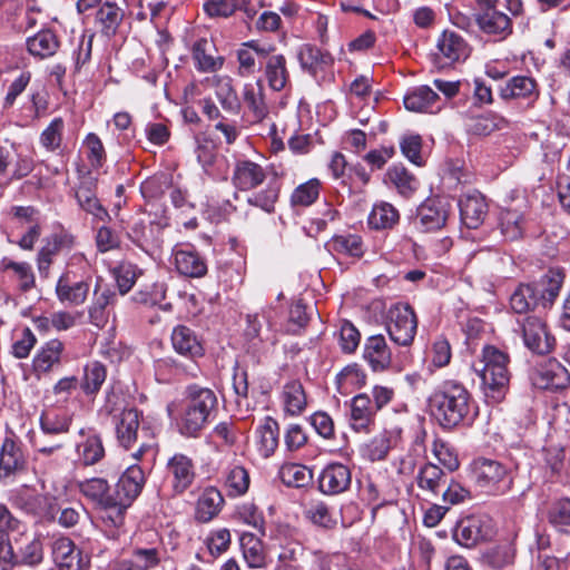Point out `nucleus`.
<instances>
[{
    "label": "nucleus",
    "mask_w": 570,
    "mask_h": 570,
    "mask_svg": "<svg viewBox=\"0 0 570 570\" xmlns=\"http://www.w3.org/2000/svg\"><path fill=\"white\" fill-rule=\"evenodd\" d=\"M471 479L474 484L489 494H504L512 487V474L500 461L479 458L471 464Z\"/></svg>",
    "instance_id": "nucleus-3"
},
{
    "label": "nucleus",
    "mask_w": 570,
    "mask_h": 570,
    "mask_svg": "<svg viewBox=\"0 0 570 570\" xmlns=\"http://www.w3.org/2000/svg\"><path fill=\"white\" fill-rule=\"evenodd\" d=\"M307 309L308 306L302 298L291 305L287 317V334H299L301 331L305 330L311 320V313Z\"/></svg>",
    "instance_id": "nucleus-63"
},
{
    "label": "nucleus",
    "mask_w": 570,
    "mask_h": 570,
    "mask_svg": "<svg viewBox=\"0 0 570 570\" xmlns=\"http://www.w3.org/2000/svg\"><path fill=\"white\" fill-rule=\"evenodd\" d=\"M166 472L175 495L184 494L193 485L197 475L194 460L180 452L168 459Z\"/></svg>",
    "instance_id": "nucleus-14"
},
{
    "label": "nucleus",
    "mask_w": 570,
    "mask_h": 570,
    "mask_svg": "<svg viewBox=\"0 0 570 570\" xmlns=\"http://www.w3.org/2000/svg\"><path fill=\"white\" fill-rule=\"evenodd\" d=\"M80 461L85 465H94L105 456L102 439L98 434L88 435L77 448Z\"/></svg>",
    "instance_id": "nucleus-59"
},
{
    "label": "nucleus",
    "mask_w": 570,
    "mask_h": 570,
    "mask_svg": "<svg viewBox=\"0 0 570 570\" xmlns=\"http://www.w3.org/2000/svg\"><path fill=\"white\" fill-rule=\"evenodd\" d=\"M336 384L344 392L361 390L366 384V374L357 364H351L337 374Z\"/></svg>",
    "instance_id": "nucleus-57"
},
{
    "label": "nucleus",
    "mask_w": 570,
    "mask_h": 570,
    "mask_svg": "<svg viewBox=\"0 0 570 570\" xmlns=\"http://www.w3.org/2000/svg\"><path fill=\"white\" fill-rule=\"evenodd\" d=\"M460 218L470 229L479 228L489 212L485 198L480 193L466 194L459 199Z\"/></svg>",
    "instance_id": "nucleus-24"
},
{
    "label": "nucleus",
    "mask_w": 570,
    "mask_h": 570,
    "mask_svg": "<svg viewBox=\"0 0 570 570\" xmlns=\"http://www.w3.org/2000/svg\"><path fill=\"white\" fill-rule=\"evenodd\" d=\"M216 404V394H190L178 423L179 432L187 438L198 436Z\"/></svg>",
    "instance_id": "nucleus-7"
},
{
    "label": "nucleus",
    "mask_w": 570,
    "mask_h": 570,
    "mask_svg": "<svg viewBox=\"0 0 570 570\" xmlns=\"http://www.w3.org/2000/svg\"><path fill=\"white\" fill-rule=\"evenodd\" d=\"M481 356L483 366L474 371L481 380V387L492 391L507 389L511 379L509 354L494 345H484Z\"/></svg>",
    "instance_id": "nucleus-4"
},
{
    "label": "nucleus",
    "mask_w": 570,
    "mask_h": 570,
    "mask_svg": "<svg viewBox=\"0 0 570 570\" xmlns=\"http://www.w3.org/2000/svg\"><path fill=\"white\" fill-rule=\"evenodd\" d=\"M489 537V530L483 521L475 517L465 518L458 522L453 538L462 547L471 548Z\"/></svg>",
    "instance_id": "nucleus-31"
},
{
    "label": "nucleus",
    "mask_w": 570,
    "mask_h": 570,
    "mask_svg": "<svg viewBox=\"0 0 570 570\" xmlns=\"http://www.w3.org/2000/svg\"><path fill=\"white\" fill-rule=\"evenodd\" d=\"M524 345L532 352L544 355L550 353L556 338L547 331L546 324L537 316H527L522 322Z\"/></svg>",
    "instance_id": "nucleus-16"
},
{
    "label": "nucleus",
    "mask_w": 570,
    "mask_h": 570,
    "mask_svg": "<svg viewBox=\"0 0 570 570\" xmlns=\"http://www.w3.org/2000/svg\"><path fill=\"white\" fill-rule=\"evenodd\" d=\"M112 274L120 294L125 295L134 287L142 271L136 264L122 261L112 269Z\"/></svg>",
    "instance_id": "nucleus-61"
},
{
    "label": "nucleus",
    "mask_w": 570,
    "mask_h": 570,
    "mask_svg": "<svg viewBox=\"0 0 570 570\" xmlns=\"http://www.w3.org/2000/svg\"><path fill=\"white\" fill-rule=\"evenodd\" d=\"M325 246L330 253L356 259H361L366 252V246L362 236L352 233L335 234L325 244Z\"/></svg>",
    "instance_id": "nucleus-32"
},
{
    "label": "nucleus",
    "mask_w": 570,
    "mask_h": 570,
    "mask_svg": "<svg viewBox=\"0 0 570 570\" xmlns=\"http://www.w3.org/2000/svg\"><path fill=\"white\" fill-rule=\"evenodd\" d=\"M97 178L92 176L82 177L76 189V199L85 212L105 222L110 217L108 210L101 205L97 197Z\"/></svg>",
    "instance_id": "nucleus-23"
},
{
    "label": "nucleus",
    "mask_w": 570,
    "mask_h": 570,
    "mask_svg": "<svg viewBox=\"0 0 570 570\" xmlns=\"http://www.w3.org/2000/svg\"><path fill=\"white\" fill-rule=\"evenodd\" d=\"M566 273L563 268L551 267L535 283H520L510 296V307L517 314L542 308L550 309L563 286Z\"/></svg>",
    "instance_id": "nucleus-1"
},
{
    "label": "nucleus",
    "mask_w": 570,
    "mask_h": 570,
    "mask_svg": "<svg viewBox=\"0 0 570 570\" xmlns=\"http://www.w3.org/2000/svg\"><path fill=\"white\" fill-rule=\"evenodd\" d=\"M439 100V95L428 86H420L404 96V107L410 111L426 112Z\"/></svg>",
    "instance_id": "nucleus-48"
},
{
    "label": "nucleus",
    "mask_w": 570,
    "mask_h": 570,
    "mask_svg": "<svg viewBox=\"0 0 570 570\" xmlns=\"http://www.w3.org/2000/svg\"><path fill=\"white\" fill-rule=\"evenodd\" d=\"M508 119L497 112L470 117L465 124L466 131L474 136H488L495 130L507 128Z\"/></svg>",
    "instance_id": "nucleus-39"
},
{
    "label": "nucleus",
    "mask_w": 570,
    "mask_h": 570,
    "mask_svg": "<svg viewBox=\"0 0 570 570\" xmlns=\"http://www.w3.org/2000/svg\"><path fill=\"white\" fill-rule=\"evenodd\" d=\"M265 168L249 159H237L233 169L232 183L239 190H252L263 184Z\"/></svg>",
    "instance_id": "nucleus-25"
},
{
    "label": "nucleus",
    "mask_w": 570,
    "mask_h": 570,
    "mask_svg": "<svg viewBox=\"0 0 570 570\" xmlns=\"http://www.w3.org/2000/svg\"><path fill=\"white\" fill-rule=\"evenodd\" d=\"M124 17L122 8L116 2L106 1L96 11L95 26L101 36L112 38L117 35Z\"/></svg>",
    "instance_id": "nucleus-28"
},
{
    "label": "nucleus",
    "mask_w": 570,
    "mask_h": 570,
    "mask_svg": "<svg viewBox=\"0 0 570 570\" xmlns=\"http://www.w3.org/2000/svg\"><path fill=\"white\" fill-rule=\"evenodd\" d=\"M471 53L469 42L458 32L446 29L438 37L433 65L438 69L465 61Z\"/></svg>",
    "instance_id": "nucleus-8"
},
{
    "label": "nucleus",
    "mask_w": 570,
    "mask_h": 570,
    "mask_svg": "<svg viewBox=\"0 0 570 570\" xmlns=\"http://www.w3.org/2000/svg\"><path fill=\"white\" fill-rule=\"evenodd\" d=\"M73 413L65 399L58 404H48L40 415V429L47 435H58L69 432Z\"/></svg>",
    "instance_id": "nucleus-18"
},
{
    "label": "nucleus",
    "mask_w": 570,
    "mask_h": 570,
    "mask_svg": "<svg viewBox=\"0 0 570 570\" xmlns=\"http://www.w3.org/2000/svg\"><path fill=\"white\" fill-rule=\"evenodd\" d=\"M166 293L167 284L164 281H156L155 283L146 285L144 288L136 292L134 301L146 306L159 305L161 309L168 311L171 308V304H161L166 298Z\"/></svg>",
    "instance_id": "nucleus-50"
},
{
    "label": "nucleus",
    "mask_w": 570,
    "mask_h": 570,
    "mask_svg": "<svg viewBox=\"0 0 570 570\" xmlns=\"http://www.w3.org/2000/svg\"><path fill=\"white\" fill-rule=\"evenodd\" d=\"M52 559L59 570H83L88 560L69 538H59L52 546Z\"/></svg>",
    "instance_id": "nucleus-22"
},
{
    "label": "nucleus",
    "mask_w": 570,
    "mask_h": 570,
    "mask_svg": "<svg viewBox=\"0 0 570 570\" xmlns=\"http://www.w3.org/2000/svg\"><path fill=\"white\" fill-rule=\"evenodd\" d=\"M60 46L56 33L49 29L40 30L27 40V48L30 55L45 59L53 56Z\"/></svg>",
    "instance_id": "nucleus-42"
},
{
    "label": "nucleus",
    "mask_w": 570,
    "mask_h": 570,
    "mask_svg": "<svg viewBox=\"0 0 570 570\" xmlns=\"http://www.w3.org/2000/svg\"><path fill=\"white\" fill-rule=\"evenodd\" d=\"M352 473L348 466L342 463L327 464L318 476V489L327 495H337L351 487Z\"/></svg>",
    "instance_id": "nucleus-20"
},
{
    "label": "nucleus",
    "mask_w": 570,
    "mask_h": 570,
    "mask_svg": "<svg viewBox=\"0 0 570 570\" xmlns=\"http://www.w3.org/2000/svg\"><path fill=\"white\" fill-rule=\"evenodd\" d=\"M170 338L171 345L178 354L189 358L204 355V347L190 327L180 324L175 326Z\"/></svg>",
    "instance_id": "nucleus-30"
},
{
    "label": "nucleus",
    "mask_w": 570,
    "mask_h": 570,
    "mask_svg": "<svg viewBox=\"0 0 570 570\" xmlns=\"http://www.w3.org/2000/svg\"><path fill=\"white\" fill-rule=\"evenodd\" d=\"M363 356L375 371L389 367L392 362V353L382 334L366 338Z\"/></svg>",
    "instance_id": "nucleus-35"
},
{
    "label": "nucleus",
    "mask_w": 570,
    "mask_h": 570,
    "mask_svg": "<svg viewBox=\"0 0 570 570\" xmlns=\"http://www.w3.org/2000/svg\"><path fill=\"white\" fill-rule=\"evenodd\" d=\"M402 442V430L397 426L384 430L380 434L375 435L368 442L364 443L361 449L362 458L371 461L384 460L389 452L397 448Z\"/></svg>",
    "instance_id": "nucleus-19"
},
{
    "label": "nucleus",
    "mask_w": 570,
    "mask_h": 570,
    "mask_svg": "<svg viewBox=\"0 0 570 570\" xmlns=\"http://www.w3.org/2000/svg\"><path fill=\"white\" fill-rule=\"evenodd\" d=\"M28 469V456L23 442L12 432H8L0 446V481H8Z\"/></svg>",
    "instance_id": "nucleus-9"
},
{
    "label": "nucleus",
    "mask_w": 570,
    "mask_h": 570,
    "mask_svg": "<svg viewBox=\"0 0 570 570\" xmlns=\"http://www.w3.org/2000/svg\"><path fill=\"white\" fill-rule=\"evenodd\" d=\"M372 400L368 394H355L351 401V424L353 430L361 432L367 429L372 417L383 404L390 401L389 394H374Z\"/></svg>",
    "instance_id": "nucleus-15"
},
{
    "label": "nucleus",
    "mask_w": 570,
    "mask_h": 570,
    "mask_svg": "<svg viewBox=\"0 0 570 570\" xmlns=\"http://www.w3.org/2000/svg\"><path fill=\"white\" fill-rule=\"evenodd\" d=\"M256 445L263 458H269L278 448L279 425L271 416L265 417L263 424L256 429Z\"/></svg>",
    "instance_id": "nucleus-37"
},
{
    "label": "nucleus",
    "mask_w": 570,
    "mask_h": 570,
    "mask_svg": "<svg viewBox=\"0 0 570 570\" xmlns=\"http://www.w3.org/2000/svg\"><path fill=\"white\" fill-rule=\"evenodd\" d=\"M141 412L136 407L125 412V415L116 420V435L119 444L130 449L138 440Z\"/></svg>",
    "instance_id": "nucleus-38"
},
{
    "label": "nucleus",
    "mask_w": 570,
    "mask_h": 570,
    "mask_svg": "<svg viewBox=\"0 0 570 570\" xmlns=\"http://www.w3.org/2000/svg\"><path fill=\"white\" fill-rule=\"evenodd\" d=\"M224 504L222 492L216 487H206L196 501L195 520L199 523L210 522L219 514Z\"/></svg>",
    "instance_id": "nucleus-27"
},
{
    "label": "nucleus",
    "mask_w": 570,
    "mask_h": 570,
    "mask_svg": "<svg viewBox=\"0 0 570 570\" xmlns=\"http://www.w3.org/2000/svg\"><path fill=\"white\" fill-rule=\"evenodd\" d=\"M65 345L55 338L47 342L33 358V367L38 373H46L60 363Z\"/></svg>",
    "instance_id": "nucleus-45"
},
{
    "label": "nucleus",
    "mask_w": 570,
    "mask_h": 570,
    "mask_svg": "<svg viewBox=\"0 0 570 570\" xmlns=\"http://www.w3.org/2000/svg\"><path fill=\"white\" fill-rule=\"evenodd\" d=\"M130 507V504L112 494L97 505L99 520L105 528L116 531L124 527L126 513Z\"/></svg>",
    "instance_id": "nucleus-33"
},
{
    "label": "nucleus",
    "mask_w": 570,
    "mask_h": 570,
    "mask_svg": "<svg viewBox=\"0 0 570 570\" xmlns=\"http://www.w3.org/2000/svg\"><path fill=\"white\" fill-rule=\"evenodd\" d=\"M429 404L432 414L446 428L458 425L464 419L473 420L479 413L470 394H432Z\"/></svg>",
    "instance_id": "nucleus-2"
},
{
    "label": "nucleus",
    "mask_w": 570,
    "mask_h": 570,
    "mask_svg": "<svg viewBox=\"0 0 570 570\" xmlns=\"http://www.w3.org/2000/svg\"><path fill=\"white\" fill-rule=\"evenodd\" d=\"M215 94L223 109L230 114H238L242 104L237 94L232 85L229 77H219L215 81Z\"/></svg>",
    "instance_id": "nucleus-51"
},
{
    "label": "nucleus",
    "mask_w": 570,
    "mask_h": 570,
    "mask_svg": "<svg viewBox=\"0 0 570 570\" xmlns=\"http://www.w3.org/2000/svg\"><path fill=\"white\" fill-rule=\"evenodd\" d=\"M417 324V315L409 303H397L387 311L386 330L396 345L410 346L416 335Z\"/></svg>",
    "instance_id": "nucleus-6"
},
{
    "label": "nucleus",
    "mask_w": 570,
    "mask_h": 570,
    "mask_svg": "<svg viewBox=\"0 0 570 570\" xmlns=\"http://www.w3.org/2000/svg\"><path fill=\"white\" fill-rule=\"evenodd\" d=\"M146 482L147 476L144 469L138 463H134L120 474L112 494L132 505L141 494Z\"/></svg>",
    "instance_id": "nucleus-17"
},
{
    "label": "nucleus",
    "mask_w": 570,
    "mask_h": 570,
    "mask_svg": "<svg viewBox=\"0 0 570 570\" xmlns=\"http://www.w3.org/2000/svg\"><path fill=\"white\" fill-rule=\"evenodd\" d=\"M265 58V79L271 89L281 91L285 88V57L271 53Z\"/></svg>",
    "instance_id": "nucleus-53"
},
{
    "label": "nucleus",
    "mask_w": 570,
    "mask_h": 570,
    "mask_svg": "<svg viewBox=\"0 0 570 570\" xmlns=\"http://www.w3.org/2000/svg\"><path fill=\"white\" fill-rule=\"evenodd\" d=\"M525 218L517 209H502L499 217L501 234L509 240L520 239L525 230Z\"/></svg>",
    "instance_id": "nucleus-44"
},
{
    "label": "nucleus",
    "mask_w": 570,
    "mask_h": 570,
    "mask_svg": "<svg viewBox=\"0 0 570 570\" xmlns=\"http://www.w3.org/2000/svg\"><path fill=\"white\" fill-rule=\"evenodd\" d=\"M297 58L302 68L312 75H316L318 69H324L333 63L330 53H324L320 48L312 45H303L297 52Z\"/></svg>",
    "instance_id": "nucleus-47"
},
{
    "label": "nucleus",
    "mask_w": 570,
    "mask_h": 570,
    "mask_svg": "<svg viewBox=\"0 0 570 570\" xmlns=\"http://www.w3.org/2000/svg\"><path fill=\"white\" fill-rule=\"evenodd\" d=\"M22 509L30 514L43 517V518H55V514L58 510V504L56 499L48 495L35 494L29 495L24 499Z\"/></svg>",
    "instance_id": "nucleus-58"
},
{
    "label": "nucleus",
    "mask_w": 570,
    "mask_h": 570,
    "mask_svg": "<svg viewBox=\"0 0 570 570\" xmlns=\"http://www.w3.org/2000/svg\"><path fill=\"white\" fill-rule=\"evenodd\" d=\"M416 482L421 490L438 495L440 489L445 484V473L438 465L426 463L420 469Z\"/></svg>",
    "instance_id": "nucleus-49"
},
{
    "label": "nucleus",
    "mask_w": 570,
    "mask_h": 570,
    "mask_svg": "<svg viewBox=\"0 0 570 570\" xmlns=\"http://www.w3.org/2000/svg\"><path fill=\"white\" fill-rule=\"evenodd\" d=\"M106 379V366L99 361H90L83 367L81 386L86 392H98Z\"/></svg>",
    "instance_id": "nucleus-62"
},
{
    "label": "nucleus",
    "mask_w": 570,
    "mask_h": 570,
    "mask_svg": "<svg viewBox=\"0 0 570 570\" xmlns=\"http://www.w3.org/2000/svg\"><path fill=\"white\" fill-rule=\"evenodd\" d=\"M499 0H475L474 21L481 33L493 41H503L513 33L512 19L498 9Z\"/></svg>",
    "instance_id": "nucleus-5"
},
{
    "label": "nucleus",
    "mask_w": 570,
    "mask_h": 570,
    "mask_svg": "<svg viewBox=\"0 0 570 570\" xmlns=\"http://www.w3.org/2000/svg\"><path fill=\"white\" fill-rule=\"evenodd\" d=\"M240 547L244 559L249 568H262L265 564V554L262 541L253 533H243Z\"/></svg>",
    "instance_id": "nucleus-56"
},
{
    "label": "nucleus",
    "mask_w": 570,
    "mask_h": 570,
    "mask_svg": "<svg viewBox=\"0 0 570 570\" xmlns=\"http://www.w3.org/2000/svg\"><path fill=\"white\" fill-rule=\"evenodd\" d=\"M116 299V293L108 285L104 284L102 278H98L94 288L92 303L88 309L90 323L97 327H104L108 321L107 307L112 305Z\"/></svg>",
    "instance_id": "nucleus-26"
},
{
    "label": "nucleus",
    "mask_w": 570,
    "mask_h": 570,
    "mask_svg": "<svg viewBox=\"0 0 570 570\" xmlns=\"http://www.w3.org/2000/svg\"><path fill=\"white\" fill-rule=\"evenodd\" d=\"M322 183L318 178H311L298 185L291 194L292 207H308L314 204L321 193Z\"/></svg>",
    "instance_id": "nucleus-54"
},
{
    "label": "nucleus",
    "mask_w": 570,
    "mask_h": 570,
    "mask_svg": "<svg viewBox=\"0 0 570 570\" xmlns=\"http://www.w3.org/2000/svg\"><path fill=\"white\" fill-rule=\"evenodd\" d=\"M341 219L340 212L330 203H325L323 209L316 216L311 218L308 225V234L316 237L328 228L331 223Z\"/></svg>",
    "instance_id": "nucleus-64"
},
{
    "label": "nucleus",
    "mask_w": 570,
    "mask_h": 570,
    "mask_svg": "<svg viewBox=\"0 0 570 570\" xmlns=\"http://www.w3.org/2000/svg\"><path fill=\"white\" fill-rule=\"evenodd\" d=\"M43 246L37 254V268L41 277L48 278L53 258L65 249L75 246L76 237L66 229H60L45 238Z\"/></svg>",
    "instance_id": "nucleus-13"
},
{
    "label": "nucleus",
    "mask_w": 570,
    "mask_h": 570,
    "mask_svg": "<svg viewBox=\"0 0 570 570\" xmlns=\"http://www.w3.org/2000/svg\"><path fill=\"white\" fill-rule=\"evenodd\" d=\"M529 380L538 390H564L570 382L568 370L556 358H550L530 368Z\"/></svg>",
    "instance_id": "nucleus-12"
},
{
    "label": "nucleus",
    "mask_w": 570,
    "mask_h": 570,
    "mask_svg": "<svg viewBox=\"0 0 570 570\" xmlns=\"http://www.w3.org/2000/svg\"><path fill=\"white\" fill-rule=\"evenodd\" d=\"M387 180L403 197H410L419 187L417 178L402 164L391 166L386 171Z\"/></svg>",
    "instance_id": "nucleus-43"
},
{
    "label": "nucleus",
    "mask_w": 570,
    "mask_h": 570,
    "mask_svg": "<svg viewBox=\"0 0 570 570\" xmlns=\"http://www.w3.org/2000/svg\"><path fill=\"white\" fill-rule=\"evenodd\" d=\"M540 85L531 75H515L499 87V96L504 101H517L529 108L540 98Z\"/></svg>",
    "instance_id": "nucleus-10"
},
{
    "label": "nucleus",
    "mask_w": 570,
    "mask_h": 570,
    "mask_svg": "<svg viewBox=\"0 0 570 570\" xmlns=\"http://www.w3.org/2000/svg\"><path fill=\"white\" fill-rule=\"evenodd\" d=\"M173 256L179 274L191 278H199L206 275V261L194 248L175 249Z\"/></svg>",
    "instance_id": "nucleus-29"
},
{
    "label": "nucleus",
    "mask_w": 570,
    "mask_h": 570,
    "mask_svg": "<svg viewBox=\"0 0 570 570\" xmlns=\"http://www.w3.org/2000/svg\"><path fill=\"white\" fill-rule=\"evenodd\" d=\"M547 520L557 531L570 535V499L553 500L547 508Z\"/></svg>",
    "instance_id": "nucleus-46"
},
{
    "label": "nucleus",
    "mask_w": 570,
    "mask_h": 570,
    "mask_svg": "<svg viewBox=\"0 0 570 570\" xmlns=\"http://www.w3.org/2000/svg\"><path fill=\"white\" fill-rule=\"evenodd\" d=\"M160 563L157 548H135L127 558L117 562L115 570H151Z\"/></svg>",
    "instance_id": "nucleus-34"
},
{
    "label": "nucleus",
    "mask_w": 570,
    "mask_h": 570,
    "mask_svg": "<svg viewBox=\"0 0 570 570\" xmlns=\"http://www.w3.org/2000/svg\"><path fill=\"white\" fill-rule=\"evenodd\" d=\"M450 204L442 197L426 198L416 209L414 226L422 233L442 229L449 217Z\"/></svg>",
    "instance_id": "nucleus-11"
},
{
    "label": "nucleus",
    "mask_w": 570,
    "mask_h": 570,
    "mask_svg": "<svg viewBox=\"0 0 570 570\" xmlns=\"http://www.w3.org/2000/svg\"><path fill=\"white\" fill-rule=\"evenodd\" d=\"M400 220L399 210L390 203L380 202L373 205L367 217V225L371 229H392Z\"/></svg>",
    "instance_id": "nucleus-41"
},
{
    "label": "nucleus",
    "mask_w": 570,
    "mask_h": 570,
    "mask_svg": "<svg viewBox=\"0 0 570 570\" xmlns=\"http://www.w3.org/2000/svg\"><path fill=\"white\" fill-rule=\"evenodd\" d=\"M56 296L61 304L80 306L85 304L90 292V281L71 282L70 272L60 275L56 284Z\"/></svg>",
    "instance_id": "nucleus-21"
},
{
    "label": "nucleus",
    "mask_w": 570,
    "mask_h": 570,
    "mask_svg": "<svg viewBox=\"0 0 570 570\" xmlns=\"http://www.w3.org/2000/svg\"><path fill=\"white\" fill-rule=\"evenodd\" d=\"M78 490L86 499L95 503L96 507L112 495L110 493V485L104 478H90L80 481Z\"/></svg>",
    "instance_id": "nucleus-52"
},
{
    "label": "nucleus",
    "mask_w": 570,
    "mask_h": 570,
    "mask_svg": "<svg viewBox=\"0 0 570 570\" xmlns=\"http://www.w3.org/2000/svg\"><path fill=\"white\" fill-rule=\"evenodd\" d=\"M214 46L205 38L197 40L193 46V59L197 70L215 72L223 67L224 58L213 55Z\"/></svg>",
    "instance_id": "nucleus-40"
},
{
    "label": "nucleus",
    "mask_w": 570,
    "mask_h": 570,
    "mask_svg": "<svg viewBox=\"0 0 570 570\" xmlns=\"http://www.w3.org/2000/svg\"><path fill=\"white\" fill-rule=\"evenodd\" d=\"M2 265L4 271H12L21 292L27 293L36 286V276L29 263L3 259Z\"/></svg>",
    "instance_id": "nucleus-60"
},
{
    "label": "nucleus",
    "mask_w": 570,
    "mask_h": 570,
    "mask_svg": "<svg viewBox=\"0 0 570 570\" xmlns=\"http://www.w3.org/2000/svg\"><path fill=\"white\" fill-rule=\"evenodd\" d=\"M250 484V478L247 470L240 465H235L226 473L224 487L230 498L244 495Z\"/></svg>",
    "instance_id": "nucleus-55"
},
{
    "label": "nucleus",
    "mask_w": 570,
    "mask_h": 570,
    "mask_svg": "<svg viewBox=\"0 0 570 570\" xmlns=\"http://www.w3.org/2000/svg\"><path fill=\"white\" fill-rule=\"evenodd\" d=\"M275 47L271 43H261L256 40L244 42L237 50V59L239 62V75L249 76L255 70V53L261 57L274 53Z\"/></svg>",
    "instance_id": "nucleus-36"
}]
</instances>
